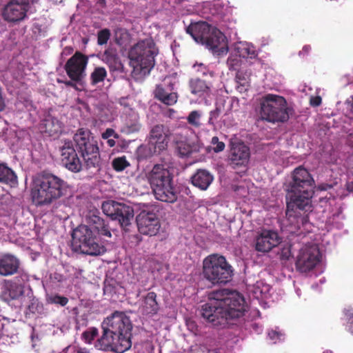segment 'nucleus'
Returning <instances> with one entry per match:
<instances>
[{"label":"nucleus","mask_w":353,"mask_h":353,"mask_svg":"<svg viewBox=\"0 0 353 353\" xmlns=\"http://www.w3.org/2000/svg\"><path fill=\"white\" fill-rule=\"evenodd\" d=\"M208 302L201 306V314L214 326L225 327L245 312L244 298L237 292L221 289L211 292Z\"/></svg>","instance_id":"nucleus-1"},{"label":"nucleus","mask_w":353,"mask_h":353,"mask_svg":"<svg viewBox=\"0 0 353 353\" xmlns=\"http://www.w3.org/2000/svg\"><path fill=\"white\" fill-rule=\"evenodd\" d=\"M101 327L103 334L94 343L97 349L123 353L131 347L132 325L125 312L115 311L103 320Z\"/></svg>","instance_id":"nucleus-2"},{"label":"nucleus","mask_w":353,"mask_h":353,"mask_svg":"<svg viewBox=\"0 0 353 353\" xmlns=\"http://www.w3.org/2000/svg\"><path fill=\"white\" fill-rule=\"evenodd\" d=\"M292 181L288 189L286 215L297 216L302 213L312 211V189L314 180L303 166L295 168L292 172Z\"/></svg>","instance_id":"nucleus-3"},{"label":"nucleus","mask_w":353,"mask_h":353,"mask_svg":"<svg viewBox=\"0 0 353 353\" xmlns=\"http://www.w3.org/2000/svg\"><path fill=\"white\" fill-rule=\"evenodd\" d=\"M67 183L53 174H42L32 191L33 202L38 206L50 205L64 196Z\"/></svg>","instance_id":"nucleus-4"},{"label":"nucleus","mask_w":353,"mask_h":353,"mask_svg":"<svg viewBox=\"0 0 353 353\" xmlns=\"http://www.w3.org/2000/svg\"><path fill=\"white\" fill-rule=\"evenodd\" d=\"M148 180L157 200L171 203L177 200L173 176L163 165H155L149 173Z\"/></svg>","instance_id":"nucleus-5"},{"label":"nucleus","mask_w":353,"mask_h":353,"mask_svg":"<svg viewBox=\"0 0 353 353\" xmlns=\"http://www.w3.org/2000/svg\"><path fill=\"white\" fill-rule=\"evenodd\" d=\"M159 50L154 40L150 37L139 41L130 52L129 58L134 68L140 70L144 74H148L155 65V57Z\"/></svg>","instance_id":"nucleus-6"},{"label":"nucleus","mask_w":353,"mask_h":353,"mask_svg":"<svg viewBox=\"0 0 353 353\" xmlns=\"http://www.w3.org/2000/svg\"><path fill=\"white\" fill-rule=\"evenodd\" d=\"M260 117L270 123H285L288 121L292 109L283 97L267 94L260 103Z\"/></svg>","instance_id":"nucleus-7"},{"label":"nucleus","mask_w":353,"mask_h":353,"mask_svg":"<svg viewBox=\"0 0 353 353\" xmlns=\"http://www.w3.org/2000/svg\"><path fill=\"white\" fill-rule=\"evenodd\" d=\"M73 140L87 168H99L101 163L98 142L88 129L79 128Z\"/></svg>","instance_id":"nucleus-8"},{"label":"nucleus","mask_w":353,"mask_h":353,"mask_svg":"<svg viewBox=\"0 0 353 353\" xmlns=\"http://www.w3.org/2000/svg\"><path fill=\"white\" fill-rule=\"evenodd\" d=\"M203 274L212 284H225L232 277V267L225 257L218 254H211L203 260Z\"/></svg>","instance_id":"nucleus-9"},{"label":"nucleus","mask_w":353,"mask_h":353,"mask_svg":"<svg viewBox=\"0 0 353 353\" xmlns=\"http://www.w3.org/2000/svg\"><path fill=\"white\" fill-rule=\"evenodd\" d=\"M72 237L73 245L84 254L99 256L106 251L96 232L88 225H79L73 230Z\"/></svg>","instance_id":"nucleus-10"},{"label":"nucleus","mask_w":353,"mask_h":353,"mask_svg":"<svg viewBox=\"0 0 353 353\" xmlns=\"http://www.w3.org/2000/svg\"><path fill=\"white\" fill-rule=\"evenodd\" d=\"M101 208L103 212L110 216L112 220H117L121 226L128 230L131 221L134 218L132 208L123 203H118L112 200L103 202Z\"/></svg>","instance_id":"nucleus-11"},{"label":"nucleus","mask_w":353,"mask_h":353,"mask_svg":"<svg viewBox=\"0 0 353 353\" xmlns=\"http://www.w3.org/2000/svg\"><path fill=\"white\" fill-rule=\"evenodd\" d=\"M321 261V253L315 244L302 247L296 256L295 267L297 271L306 273L312 270Z\"/></svg>","instance_id":"nucleus-12"},{"label":"nucleus","mask_w":353,"mask_h":353,"mask_svg":"<svg viewBox=\"0 0 353 353\" xmlns=\"http://www.w3.org/2000/svg\"><path fill=\"white\" fill-rule=\"evenodd\" d=\"M39 0H10L3 9L2 16L9 23H19L27 16L29 5Z\"/></svg>","instance_id":"nucleus-13"},{"label":"nucleus","mask_w":353,"mask_h":353,"mask_svg":"<svg viewBox=\"0 0 353 353\" xmlns=\"http://www.w3.org/2000/svg\"><path fill=\"white\" fill-rule=\"evenodd\" d=\"M88 57L77 51L65 63L64 70L68 77L76 82H81L85 77Z\"/></svg>","instance_id":"nucleus-14"},{"label":"nucleus","mask_w":353,"mask_h":353,"mask_svg":"<svg viewBox=\"0 0 353 353\" xmlns=\"http://www.w3.org/2000/svg\"><path fill=\"white\" fill-rule=\"evenodd\" d=\"M250 148L234 137L230 140L229 164L232 168L245 165L250 159Z\"/></svg>","instance_id":"nucleus-15"},{"label":"nucleus","mask_w":353,"mask_h":353,"mask_svg":"<svg viewBox=\"0 0 353 353\" xmlns=\"http://www.w3.org/2000/svg\"><path fill=\"white\" fill-rule=\"evenodd\" d=\"M136 221L139 232L143 235L155 236L161 228L159 219L153 211L142 210L137 215Z\"/></svg>","instance_id":"nucleus-16"},{"label":"nucleus","mask_w":353,"mask_h":353,"mask_svg":"<svg viewBox=\"0 0 353 353\" xmlns=\"http://www.w3.org/2000/svg\"><path fill=\"white\" fill-rule=\"evenodd\" d=\"M60 152L61 163L66 169L74 173L81 170L82 163L72 141H64Z\"/></svg>","instance_id":"nucleus-17"},{"label":"nucleus","mask_w":353,"mask_h":353,"mask_svg":"<svg viewBox=\"0 0 353 353\" xmlns=\"http://www.w3.org/2000/svg\"><path fill=\"white\" fill-rule=\"evenodd\" d=\"M255 250L260 252H268L281 241L278 233L274 230H263L255 238Z\"/></svg>","instance_id":"nucleus-18"},{"label":"nucleus","mask_w":353,"mask_h":353,"mask_svg":"<svg viewBox=\"0 0 353 353\" xmlns=\"http://www.w3.org/2000/svg\"><path fill=\"white\" fill-rule=\"evenodd\" d=\"M169 130L162 124H157L150 131L149 144L154 146V151L160 152L167 148Z\"/></svg>","instance_id":"nucleus-19"},{"label":"nucleus","mask_w":353,"mask_h":353,"mask_svg":"<svg viewBox=\"0 0 353 353\" xmlns=\"http://www.w3.org/2000/svg\"><path fill=\"white\" fill-rule=\"evenodd\" d=\"M213 28L205 21L191 23L186 28L188 34H190L197 43L201 44L205 41Z\"/></svg>","instance_id":"nucleus-20"},{"label":"nucleus","mask_w":353,"mask_h":353,"mask_svg":"<svg viewBox=\"0 0 353 353\" xmlns=\"http://www.w3.org/2000/svg\"><path fill=\"white\" fill-rule=\"evenodd\" d=\"M20 267L19 259L11 254H4L0 257V276H8L17 273Z\"/></svg>","instance_id":"nucleus-21"},{"label":"nucleus","mask_w":353,"mask_h":353,"mask_svg":"<svg viewBox=\"0 0 353 353\" xmlns=\"http://www.w3.org/2000/svg\"><path fill=\"white\" fill-rule=\"evenodd\" d=\"M203 45L214 52H223L226 46L225 35L217 28H213Z\"/></svg>","instance_id":"nucleus-22"},{"label":"nucleus","mask_w":353,"mask_h":353,"mask_svg":"<svg viewBox=\"0 0 353 353\" xmlns=\"http://www.w3.org/2000/svg\"><path fill=\"white\" fill-rule=\"evenodd\" d=\"M157 298L154 292H149L142 296L139 310L143 315L152 316L158 313L160 307Z\"/></svg>","instance_id":"nucleus-23"},{"label":"nucleus","mask_w":353,"mask_h":353,"mask_svg":"<svg viewBox=\"0 0 353 353\" xmlns=\"http://www.w3.org/2000/svg\"><path fill=\"white\" fill-rule=\"evenodd\" d=\"M101 60L108 65L111 72H123V65L117 52V50L112 48L106 49L101 55Z\"/></svg>","instance_id":"nucleus-24"},{"label":"nucleus","mask_w":353,"mask_h":353,"mask_svg":"<svg viewBox=\"0 0 353 353\" xmlns=\"http://www.w3.org/2000/svg\"><path fill=\"white\" fill-rule=\"evenodd\" d=\"M214 180L213 175L207 170L199 169L192 176V185L201 190H206Z\"/></svg>","instance_id":"nucleus-25"},{"label":"nucleus","mask_w":353,"mask_h":353,"mask_svg":"<svg viewBox=\"0 0 353 353\" xmlns=\"http://www.w3.org/2000/svg\"><path fill=\"white\" fill-rule=\"evenodd\" d=\"M172 88H164L162 85H157L154 92V97L167 105H172L177 101L178 95L172 91Z\"/></svg>","instance_id":"nucleus-26"},{"label":"nucleus","mask_w":353,"mask_h":353,"mask_svg":"<svg viewBox=\"0 0 353 353\" xmlns=\"http://www.w3.org/2000/svg\"><path fill=\"white\" fill-rule=\"evenodd\" d=\"M61 123L56 118L48 116L40 124V129L42 132L50 137L57 135L61 131Z\"/></svg>","instance_id":"nucleus-27"},{"label":"nucleus","mask_w":353,"mask_h":353,"mask_svg":"<svg viewBox=\"0 0 353 353\" xmlns=\"http://www.w3.org/2000/svg\"><path fill=\"white\" fill-rule=\"evenodd\" d=\"M24 294V287L21 284L9 282L2 294L3 299L6 302L19 299Z\"/></svg>","instance_id":"nucleus-28"},{"label":"nucleus","mask_w":353,"mask_h":353,"mask_svg":"<svg viewBox=\"0 0 353 353\" xmlns=\"http://www.w3.org/2000/svg\"><path fill=\"white\" fill-rule=\"evenodd\" d=\"M189 87L192 94L202 97L210 92L211 83L205 80L196 77L190 80Z\"/></svg>","instance_id":"nucleus-29"},{"label":"nucleus","mask_w":353,"mask_h":353,"mask_svg":"<svg viewBox=\"0 0 353 353\" xmlns=\"http://www.w3.org/2000/svg\"><path fill=\"white\" fill-rule=\"evenodd\" d=\"M87 219L88 223L94 228L99 234L108 237L111 236L110 228L103 219L94 214H91Z\"/></svg>","instance_id":"nucleus-30"},{"label":"nucleus","mask_w":353,"mask_h":353,"mask_svg":"<svg viewBox=\"0 0 353 353\" xmlns=\"http://www.w3.org/2000/svg\"><path fill=\"white\" fill-rule=\"evenodd\" d=\"M236 53L240 57L244 59H254L257 57L258 53L255 48L250 43L246 42H240L235 47Z\"/></svg>","instance_id":"nucleus-31"},{"label":"nucleus","mask_w":353,"mask_h":353,"mask_svg":"<svg viewBox=\"0 0 353 353\" xmlns=\"http://www.w3.org/2000/svg\"><path fill=\"white\" fill-rule=\"evenodd\" d=\"M17 182V176L13 170L6 163H0V183H14Z\"/></svg>","instance_id":"nucleus-32"},{"label":"nucleus","mask_w":353,"mask_h":353,"mask_svg":"<svg viewBox=\"0 0 353 353\" xmlns=\"http://www.w3.org/2000/svg\"><path fill=\"white\" fill-rule=\"evenodd\" d=\"M107 77V71L103 67H96L90 74V83L95 85L103 82Z\"/></svg>","instance_id":"nucleus-33"},{"label":"nucleus","mask_w":353,"mask_h":353,"mask_svg":"<svg viewBox=\"0 0 353 353\" xmlns=\"http://www.w3.org/2000/svg\"><path fill=\"white\" fill-rule=\"evenodd\" d=\"M201 114L199 110L191 111L187 117V122L194 128H200L201 127Z\"/></svg>","instance_id":"nucleus-34"},{"label":"nucleus","mask_w":353,"mask_h":353,"mask_svg":"<svg viewBox=\"0 0 353 353\" xmlns=\"http://www.w3.org/2000/svg\"><path fill=\"white\" fill-rule=\"evenodd\" d=\"M130 165L125 156L116 157L112 161V167L116 172H122Z\"/></svg>","instance_id":"nucleus-35"},{"label":"nucleus","mask_w":353,"mask_h":353,"mask_svg":"<svg viewBox=\"0 0 353 353\" xmlns=\"http://www.w3.org/2000/svg\"><path fill=\"white\" fill-rule=\"evenodd\" d=\"M98 329L92 327L85 330L81 334V339L88 344H91L94 339L98 336Z\"/></svg>","instance_id":"nucleus-36"},{"label":"nucleus","mask_w":353,"mask_h":353,"mask_svg":"<svg viewBox=\"0 0 353 353\" xmlns=\"http://www.w3.org/2000/svg\"><path fill=\"white\" fill-rule=\"evenodd\" d=\"M47 302L50 304L59 305L65 306L68 303V299L66 296H61L58 294H51L46 299Z\"/></svg>","instance_id":"nucleus-37"},{"label":"nucleus","mask_w":353,"mask_h":353,"mask_svg":"<svg viewBox=\"0 0 353 353\" xmlns=\"http://www.w3.org/2000/svg\"><path fill=\"white\" fill-rule=\"evenodd\" d=\"M111 36L110 30L104 28L99 30L97 33V43L99 46L105 45L108 43Z\"/></svg>","instance_id":"nucleus-38"},{"label":"nucleus","mask_w":353,"mask_h":353,"mask_svg":"<svg viewBox=\"0 0 353 353\" xmlns=\"http://www.w3.org/2000/svg\"><path fill=\"white\" fill-rule=\"evenodd\" d=\"M210 143L214 152L216 153L223 151L225 147V143L223 141H220L218 137H213Z\"/></svg>","instance_id":"nucleus-39"},{"label":"nucleus","mask_w":353,"mask_h":353,"mask_svg":"<svg viewBox=\"0 0 353 353\" xmlns=\"http://www.w3.org/2000/svg\"><path fill=\"white\" fill-rule=\"evenodd\" d=\"M343 313L349 324L348 331L353 334V308L351 307L345 308Z\"/></svg>","instance_id":"nucleus-40"},{"label":"nucleus","mask_w":353,"mask_h":353,"mask_svg":"<svg viewBox=\"0 0 353 353\" xmlns=\"http://www.w3.org/2000/svg\"><path fill=\"white\" fill-rule=\"evenodd\" d=\"M236 79L238 83L243 87L249 85V77L243 71L238 70L236 74Z\"/></svg>","instance_id":"nucleus-41"},{"label":"nucleus","mask_w":353,"mask_h":353,"mask_svg":"<svg viewBox=\"0 0 353 353\" xmlns=\"http://www.w3.org/2000/svg\"><path fill=\"white\" fill-rule=\"evenodd\" d=\"M221 109L216 107L214 110L210 111V117L208 119V124L212 126H215V123L221 114Z\"/></svg>","instance_id":"nucleus-42"},{"label":"nucleus","mask_w":353,"mask_h":353,"mask_svg":"<svg viewBox=\"0 0 353 353\" xmlns=\"http://www.w3.org/2000/svg\"><path fill=\"white\" fill-rule=\"evenodd\" d=\"M291 248L292 245L290 244H287L282 248L280 252V259L281 260L288 261L290 259L292 256Z\"/></svg>","instance_id":"nucleus-43"},{"label":"nucleus","mask_w":353,"mask_h":353,"mask_svg":"<svg viewBox=\"0 0 353 353\" xmlns=\"http://www.w3.org/2000/svg\"><path fill=\"white\" fill-rule=\"evenodd\" d=\"M115 283L116 281L111 279L110 281H105L103 290L105 293L115 292Z\"/></svg>","instance_id":"nucleus-44"},{"label":"nucleus","mask_w":353,"mask_h":353,"mask_svg":"<svg viewBox=\"0 0 353 353\" xmlns=\"http://www.w3.org/2000/svg\"><path fill=\"white\" fill-rule=\"evenodd\" d=\"M111 137H114V138L118 139L119 135L116 133L112 128H107L105 131L102 134V138L103 139H108Z\"/></svg>","instance_id":"nucleus-45"},{"label":"nucleus","mask_w":353,"mask_h":353,"mask_svg":"<svg viewBox=\"0 0 353 353\" xmlns=\"http://www.w3.org/2000/svg\"><path fill=\"white\" fill-rule=\"evenodd\" d=\"M322 99L320 96L312 97L310 99V103L312 107H318L321 104Z\"/></svg>","instance_id":"nucleus-46"},{"label":"nucleus","mask_w":353,"mask_h":353,"mask_svg":"<svg viewBox=\"0 0 353 353\" xmlns=\"http://www.w3.org/2000/svg\"><path fill=\"white\" fill-rule=\"evenodd\" d=\"M239 60L238 59H232L229 58L228 59V64L229 65L230 70H237V66L239 65Z\"/></svg>","instance_id":"nucleus-47"},{"label":"nucleus","mask_w":353,"mask_h":353,"mask_svg":"<svg viewBox=\"0 0 353 353\" xmlns=\"http://www.w3.org/2000/svg\"><path fill=\"white\" fill-rule=\"evenodd\" d=\"M77 83V82H76V81H73L70 79V80H65L63 84L67 87H71L74 88L75 90H78Z\"/></svg>","instance_id":"nucleus-48"},{"label":"nucleus","mask_w":353,"mask_h":353,"mask_svg":"<svg viewBox=\"0 0 353 353\" xmlns=\"http://www.w3.org/2000/svg\"><path fill=\"white\" fill-rule=\"evenodd\" d=\"M79 347L77 346H68L65 348V353H79Z\"/></svg>","instance_id":"nucleus-49"},{"label":"nucleus","mask_w":353,"mask_h":353,"mask_svg":"<svg viewBox=\"0 0 353 353\" xmlns=\"http://www.w3.org/2000/svg\"><path fill=\"white\" fill-rule=\"evenodd\" d=\"M280 334L274 330H271L268 332V336L271 340H274L276 339H279Z\"/></svg>","instance_id":"nucleus-50"},{"label":"nucleus","mask_w":353,"mask_h":353,"mask_svg":"<svg viewBox=\"0 0 353 353\" xmlns=\"http://www.w3.org/2000/svg\"><path fill=\"white\" fill-rule=\"evenodd\" d=\"M311 50V47L310 46H305L303 47L302 50L300 51L299 54L301 55H306Z\"/></svg>","instance_id":"nucleus-51"},{"label":"nucleus","mask_w":353,"mask_h":353,"mask_svg":"<svg viewBox=\"0 0 353 353\" xmlns=\"http://www.w3.org/2000/svg\"><path fill=\"white\" fill-rule=\"evenodd\" d=\"M198 67L199 68L198 71H200L204 75L206 74L208 70L203 64L201 63L198 65Z\"/></svg>","instance_id":"nucleus-52"},{"label":"nucleus","mask_w":353,"mask_h":353,"mask_svg":"<svg viewBox=\"0 0 353 353\" xmlns=\"http://www.w3.org/2000/svg\"><path fill=\"white\" fill-rule=\"evenodd\" d=\"M97 4L101 6V8H105L106 6V1L105 0H97Z\"/></svg>","instance_id":"nucleus-53"},{"label":"nucleus","mask_w":353,"mask_h":353,"mask_svg":"<svg viewBox=\"0 0 353 353\" xmlns=\"http://www.w3.org/2000/svg\"><path fill=\"white\" fill-rule=\"evenodd\" d=\"M107 144L109 147L112 148L114 147L116 144V142L114 139H108Z\"/></svg>","instance_id":"nucleus-54"},{"label":"nucleus","mask_w":353,"mask_h":353,"mask_svg":"<svg viewBox=\"0 0 353 353\" xmlns=\"http://www.w3.org/2000/svg\"><path fill=\"white\" fill-rule=\"evenodd\" d=\"M347 190L348 192H353V182L347 184Z\"/></svg>","instance_id":"nucleus-55"},{"label":"nucleus","mask_w":353,"mask_h":353,"mask_svg":"<svg viewBox=\"0 0 353 353\" xmlns=\"http://www.w3.org/2000/svg\"><path fill=\"white\" fill-rule=\"evenodd\" d=\"M79 353H90L89 351L85 347H79Z\"/></svg>","instance_id":"nucleus-56"},{"label":"nucleus","mask_w":353,"mask_h":353,"mask_svg":"<svg viewBox=\"0 0 353 353\" xmlns=\"http://www.w3.org/2000/svg\"><path fill=\"white\" fill-rule=\"evenodd\" d=\"M57 83H63V82L65 81V80H61V79H57Z\"/></svg>","instance_id":"nucleus-57"},{"label":"nucleus","mask_w":353,"mask_h":353,"mask_svg":"<svg viewBox=\"0 0 353 353\" xmlns=\"http://www.w3.org/2000/svg\"><path fill=\"white\" fill-rule=\"evenodd\" d=\"M351 111L353 112V97H352V103L351 105Z\"/></svg>","instance_id":"nucleus-58"},{"label":"nucleus","mask_w":353,"mask_h":353,"mask_svg":"<svg viewBox=\"0 0 353 353\" xmlns=\"http://www.w3.org/2000/svg\"><path fill=\"white\" fill-rule=\"evenodd\" d=\"M323 353H332V352L331 351L327 350V351H325Z\"/></svg>","instance_id":"nucleus-59"},{"label":"nucleus","mask_w":353,"mask_h":353,"mask_svg":"<svg viewBox=\"0 0 353 353\" xmlns=\"http://www.w3.org/2000/svg\"><path fill=\"white\" fill-rule=\"evenodd\" d=\"M72 50H73V49H72V48H69V52H72Z\"/></svg>","instance_id":"nucleus-60"}]
</instances>
